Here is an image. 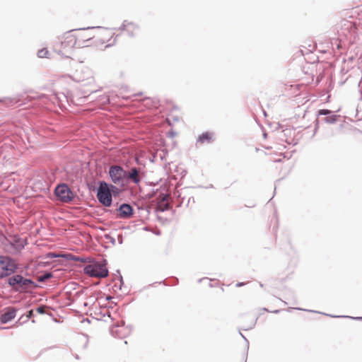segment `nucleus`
<instances>
[{
	"mask_svg": "<svg viewBox=\"0 0 362 362\" xmlns=\"http://www.w3.org/2000/svg\"><path fill=\"white\" fill-rule=\"evenodd\" d=\"M89 264L83 268L86 274L91 277L105 278L108 276V269L107 268V260L103 259L102 261L95 260L89 261Z\"/></svg>",
	"mask_w": 362,
	"mask_h": 362,
	"instance_id": "nucleus-1",
	"label": "nucleus"
},
{
	"mask_svg": "<svg viewBox=\"0 0 362 362\" xmlns=\"http://www.w3.org/2000/svg\"><path fill=\"white\" fill-rule=\"evenodd\" d=\"M8 284L12 286L16 291H28L38 287L37 283L30 279L23 277L22 275L16 274L8 279Z\"/></svg>",
	"mask_w": 362,
	"mask_h": 362,
	"instance_id": "nucleus-2",
	"label": "nucleus"
},
{
	"mask_svg": "<svg viewBox=\"0 0 362 362\" xmlns=\"http://www.w3.org/2000/svg\"><path fill=\"white\" fill-rule=\"evenodd\" d=\"M18 269L16 261L9 256L0 255V278L3 279L14 274Z\"/></svg>",
	"mask_w": 362,
	"mask_h": 362,
	"instance_id": "nucleus-3",
	"label": "nucleus"
},
{
	"mask_svg": "<svg viewBox=\"0 0 362 362\" xmlns=\"http://www.w3.org/2000/svg\"><path fill=\"white\" fill-rule=\"evenodd\" d=\"M97 199L100 204L105 207H110L112 204V199L109 188V183L105 181L99 182L97 188Z\"/></svg>",
	"mask_w": 362,
	"mask_h": 362,
	"instance_id": "nucleus-4",
	"label": "nucleus"
},
{
	"mask_svg": "<svg viewBox=\"0 0 362 362\" xmlns=\"http://www.w3.org/2000/svg\"><path fill=\"white\" fill-rule=\"evenodd\" d=\"M109 176L111 181L117 185H123L124 179H126V170L119 165H111L109 168Z\"/></svg>",
	"mask_w": 362,
	"mask_h": 362,
	"instance_id": "nucleus-5",
	"label": "nucleus"
},
{
	"mask_svg": "<svg viewBox=\"0 0 362 362\" xmlns=\"http://www.w3.org/2000/svg\"><path fill=\"white\" fill-rule=\"evenodd\" d=\"M339 35H343L350 42H353L357 37V28L351 21H345L341 25Z\"/></svg>",
	"mask_w": 362,
	"mask_h": 362,
	"instance_id": "nucleus-6",
	"label": "nucleus"
},
{
	"mask_svg": "<svg viewBox=\"0 0 362 362\" xmlns=\"http://www.w3.org/2000/svg\"><path fill=\"white\" fill-rule=\"evenodd\" d=\"M54 194L60 201L65 203L71 202L74 198L71 189L64 183L58 185L55 187Z\"/></svg>",
	"mask_w": 362,
	"mask_h": 362,
	"instance_id": "nucleus-7",
	"label": "nucleus"
},
{
	"mask_svg": "<svg viewBox=\"0 0 362 362\" xmlns=\"http://www.w3.org/2000/svg\"><path fill=\"white\" fill-rule=\"evenodd\" d=\"M63 48H72L74 47H81L83 43H81V37L71 32L66 33L61 42Z\"/></svg>",
	"mask_w": 362,
	"mask_h": 362,
	"instance_id": "nucleus-8",
	"label": "nucleus"
},
{
	"mask_svg": "<svg viewBox=\"0 0 362 362\" xmlns=\"http://www.w3.org/2000/svg\"><path fill=\"white\" fill-rule=\"evenodd\" d=\"M114 213L116 214L117 218L127 219L133 216L134 209L129 204L123 203L116 209Z\"/></svg>",
	"mask_w": 362,
	"mask_h": 362,
	"instance_id": "nucleus-9",
	"label": "nucleus"
},
{
	"mask_svg": "<svg viewBox=\"0 0 362 362\" xmlns=\"http://www.w3.org/2000/svg\"><path fill=\"white\" fill-rule=\"evenodd\" d=\"M8 242L11 246L18 252L22 250L27 244V241L25 239L21 238L18 235L11 236Z\"/></svg>",
	"mask_w": 362,
	"mask_h": 362,
	"instance_id": "nucleus-10",
	"label": "nucleus"
},
{
	"mask_svg": "<svg viewBox=\"0 0 362 362\" xmlns=\"http://www.w3.org/2000/svg\"><path fill=\"white\" fill-rule=\"evenodd\" d=\"M317 117L320 115L326 116L322 119V121L327 124H334L337 119L339 117V115H337L332 112V111L327 109H322L317 111Z\"/></svg>",
	"mask_w": 362,
	"mask_h": 362,
	"instance_id": "nucleus-11",
	"label": "nucleus"
},
{
	"mask_svg": "<svg viewBox=\"0 0 362 362\" xmlns=\"http://www.w3.org/2000/svg\"><path fill=\"white\" fill-rule=\"evenodd\" d=\"M140 173V168L136 167L131 168L129 171H126V180L138 185L141 180Z\"/></svg>",
	"mask_w": 362,
	"mask_h": 362,
	"instance_id": "nucleus-12",
	"label": "nucleus"
},
{
	"mask_svg": "<svg viewBox=\"0 0 362 362\" xmlns=\"http://www.w3.org/2000/svg\"><path fill=\"white\" fill-rule=\"evenodd\" d=\"M120 30H126L130 37L134 36V32L138 30V26L132 23L124 21L121 27L119 28Z\"/></svg>",
	"mask_w": 362,
	"mask_h": 362,
	"instance_id": "nucleus-13",
	"label": "nucleus"
},
{
	"mask_svg": "<svg viewBox=\"0 0 362 362\" xmlns=\"http://www.w3.org/2000/svg\"><path fill=\"white\" fill-rule=\"evenodd\" d=\"M16 317V310L14 308H8V310L1 315L0 321L2 323H6Z\"/></svg>",
	"mask_w": 362,
	"mask_h": 362,
	"instance_id": "nucleus-14",
	"label": "nucleus"
},
{
	"mask_svg": "<svg viewBox=\"0 0 362 362\" xmlns=\"http://www.w3.org/2000/svg\"><path fill=\"white\" fill-rule=\"evenodd\" d=\"M20 100L18 96L6 97L0 99V103H2L5 107H10L17 104Z\"/></svg>",
	"mask_w": 362,
	"mask_h": 362,
	"instance_id": "nucleus-15",
	"label": "nucleus"
},
{
	"mask_svg": "<svg viewBox=\"0 0 362 362\" xmlns=\"http://www.w3.org/2000/svg\"><path fill=\"white\" fill-rule=\"evenodd\" d=\"M212 141V134L209 132H205L202 134L197 140V143H211Z\"/></svg>",
	"mask_w": 362,
	"mask_h": 362,
	"instance_id": "nucleus-16",
	"label": "nucleus"
},
{
	"mask_svg": "<svg viewBox=\"0 0 362 362\" xmlns=\"http://www.w3.org/2000/svg\"><path fill=\"white\" fill-rule=\"evenodd\" d=\"M113 297L112 296H100V297L96 298V301L98 302L100 306L107 307L109 303V300H110Z\"/></svg>",
	"mask_w": 362,
	"mask_h": 362,
	"instance_id": "nucleus-17",
	"label": "nucleus"
},
{
	"mask_svg": "<svg viewBox=\"0 0 362 362\" xmlns=\"http://www.w3.org/2000/svg\"><path fill=\"white\" fill-rule=\"evenodd\" d=\"M52 277V274L49 272H46L44 274L37 276V281L38 282H45V281L48 280L49 279H50Z\"/></svg>",
	"mask_w": 362,
	"mask_h": 362,
	"instance_id": "nucleus-18",
	"label": "nucleus"
},
{
	"mask_svg": "<svg viewBox=\"0 0 362 362\" xmlns=\"http://www.w3.org/2000/svg\"><path fill=\"white\" fill-rule=\"evenodd\" d=\"M49 52L47 48H42L37 52V57L39 58H49Z\"/></svg>",
	"mask_w": 362,
	"mask_h": 362,
	"instance_id": "nucleus-19",
	"label": "nucleus"
},
{
	"mask_svg": "<svg viewBox=\"0 0 362 362\" xmlns=\"http://www.w3.org/2000/svg\"><path fill=\"white\" fill-rule=\"evenodd\" d=\"M76 36H79L81 37V43H83V45H81V47H88L90 44H88L89 41L92 40V37L88 36H83L82 35H77Z\"/></svg>",
	"mask_w": 362,
	"mask_h": 362,
	"instance_id": "nucleus-20",
	"label": "nucleus"
},
{
	"mask_svg": "<svg viewBox=\"0 0 362 362\" xmlns=\"http://www.w3.org/2000/svg\"><path fill=\"white\" fill-rule=\"evenodd\" d=\"M109 188H110V192L112 198L113 195L116 196L119 194V189L117 187H116L115 185L109 184Z\"/></svg>",
	"mask_w": 362,
	"mask_h": 362,
	"instance_id": "nucleus-21",
	"label": "nucleus"
},
{
	"mask_svg": "<svg viewBox=\"0 0 362 362\" xmlns=\"http://www.w3.org/2000/svg\"><path fill=\"white\" fill-rule=\"evenodd\" d=\"M158 208L160 211L169 210L170 208V204L168 202L158 203Z\"/></svg>",
	"mask_w": 362,
	"mask_h": 362,
	"instance_id": "nucleus-22",
	"label": "nucleus"
},
{
	"mask_svg": "<svg viewBox=\"0 0 362 362\" xmlns=\"http://www.w3.org/2000/svg\"><path fill=\"white\" fill-rule=\"evenodd\" d=\"M199 282H206L209 286H215L218 283L216 281L209 279L208 278H203L199 280Z\"/></svg>",
	"mask_w": 362,
	"mask_h": 362,
	"instance_id": "nucleus-23",
	"label": "nucleus"
},
{
	"mask_svg": "<svg viewBox=\"0 0 362 362\" xmlns=\"http://www.w3.org/2000/svg\"><path fill=\"white\" fill-rule=\"evenodd\" d=\"M158 203H164L167 202V200L168 199V194H160L158 196Z\"/></svg>",
	"mask_w": 362,
	"mask_h": 362,
	"instance_id": "nucleus-24",
	"label": "nucleus"
},
{
	"mask_svg": "<svg viewBox=\"0 0 362 362\" xmlns=\"http://www.w3.org/2000/svg\"><path fill=\"white\" fill-rule=\"evenodd\" d=\"M63 254H58L55 252H48L46 255L47 258H56V257H62Z\"/></svg>",
	"mask_w": 362,
	"mask_h": 362,
	"instance_id": "nucleus-25",
	"label": "nucleus"
},
{
	"mask_svg": "<svg viewBox=\"0 0 362 362\" xmlns=\"http://www.w3.org/2000/svg\"><path fill=\"white\" fill-rule=\"evenodd\" d=\"M74 257H75V255L71 253H66V254H63L62 257L67 260L74 261Z\"/></svg>",
	"mask_w": 362,
	"mask_h": 362,
	"instance_id": "nucleus-26",
	"label": "nucleus"
},
{
	"mask_svg": "<svg viewBox=\"0 0 362 362\" xmlns=\"http://www.w3.org/2000/svg\"><path fill=\"white\" fill-rule=\"evenodd\" d=\"M284 136H286L287 134H291L293 132V130L291 129H286L283 130Z\"/></svg>",
	"mask_w": 362,
	"mask_h": 362,
	"instance_id": "nucleus-27",
	"label": "nucleus"
},
{
	"mask_svg": "<svg viewBox=\"0 0 362 362\" xmlns=\"http://www.w3.org/2000/svg\"><path fill=\"white\" fill-rule=\"evenodd\" d=\"M89 261H91L89 258H83V257H79L78 262H89Z\"/></svg>",
	"mask_w": 362,
	"mask_h": 362,
	"instance_id": "nucleus-28",
	"label": "nucleus"
},
{
	"mask_svg": "<svg viewBox=\"0 0 362 362\" xmlns=\"http://www.w3.org/2000/svg\"><path fill=\"white\" fill-rule=\"evenodd\" d=\"M45 307H39L37 308V312L40 313V314H43L45 313Z\"/></svg>",
	"mask_w": 362,
	"mask_h": 362,
	"instance_id": "nucleus-29",
	"label": "nucleus"
},
{
	"mask_svg": "<svg viewBox=\"0 0 362 362\" xmlns=\"http://www.w3.org/2000/svg\"><path fill=\"white\" fill-rule=\"evenodd\" d=\"M106 238L107 239H110V241L112 244L115 245V239L112 237H110V235H105Z\"/></svg>",
	"mask_w": 362,
	"mask_h": 362,
	"instance_id": "nucleus-30",
	"label": "nucleus"
},
{
	"mask_svg": "<svg viewBox=\"0 0 362 362\" xmlns=\"http://www.w3.org/2000/svg\"><path fill=\"white\" fill-rule=\"evenodd\" d=\"M156 284H158V285H161V282H156L154 283L153 284H150L148 285L146 288H145L146 289L148 290L150 289L151 288L153 287Z\"/></svg>",
	"mask_w": 362,
	"mask_h": 362,
	"instance_id": "nucleus-31",
	"label": "nucleus"
},
{
	"mask_svg": "<svg viewBox=\"0 0 362 362\" xmlns=\"http://www.w3.org/2000/svg\"><path fill=\"white\" fill-rule=\"evenodd\" d=\"M168 134L171 138H173L175 136L176 133L174 132L173 131H170L168 132Z\"/></svg>",
	"mask_w": 362,
	"mask_h": 362,
	"instance_id": "nucleus-32",
	"label": "nucleus"
},
{
	"mask_svg": "<svg viewBox=\"0 0 362 362\" xmlns=\"http://www.w3.org/2000/svg\"><path fill=\"white\" fill-rule=\"evenodd\" d=\"M118 242H119V244H122V243H123V238H122V236L121 235H118Z\"/></svg>",
	"mask_w": 362,
	"mask_h": 362,
	"instance_id": "nucleus-33",
	"label": "nucleus"
},
{
	"mask_svg": "<svg viewBox=\"0 0 362 362\" xmlns=\"http://www.w3.org/2000/svg\"><path fill=\"white\" fill-rule=\"evenodd\" d=\"M318 122L319 120L317 119H316V124H315V129H314V133H315L318 129Z\"/></svg>",
	"mask_w": 362,
	"mask_h": 362,
	"instance_id": "nucleus-34",
	"label": "nucleus"
},
{
	"mask_svg": "<svg viewBox=\"0 0 362 362\" xmlns=\"http://www.w3.org/2000/svg\"><path fill=\"white\" fill-rule=\"evenodd\" d=\"M88 83H89L94 81V80H93V76H90V77L88 78Z\"/></svg>",
	"mask_w": 362,
	"mask_h": 362,
	"instance_id": "nucleus-35",
	"label": "nucleus"
},
{
	"mask_svg": "<svg viewBox=\"0 0 362 362\" xmlns=\"http://www.w3.org/2000/svg\"><path fill=\"white\" fill-rule=\"evenodd\" d=\"M33 310H30L28 313V317H31V316L33 315Z\"/></svg>",
	"mask_w": 362,
	"mask_h": 362,
	"instance_id": "nucleus-36",
	"label": "nucleus"
},
{
	"mask_svg": "<svg viewBox=\"0 0 362 362\" xmlns=\"http://www.w3.org/2000/svg\"><path fill=\"white\" fill-rule=\"evenodd\" d=\"M243 285H244V283L240 282V283H238V284H236L235 286H236V287H239V286H243Z\"/></svg>",
	"mask_w": 362,
	"mask_h": 362,
	"instance_id": "nucleus-37",
	"label": "nucleus"
},
{
	"mask_svg": "<svg viewBox=\"0 0 362 362\" xmlns=\"http://www.w3.org/2000/svg\"><path fill=\"white\" fill-rule=\"evenodd\" d=\"M78 260H79V257L75 255L74 261L78 262Z\"/></svg>",
	"mask_w": 362,
	"mask_h": 362,
	"instance_id": "nucleus-38",
	"label": "nucleus"
},
{
	"mask_svg": "<svg viewBox=\"0 0 362 362\" xmlns=\"http://www.w3.org/2000/svg\"><path fill=\"white\" fill-rule=\"evenodd\" d=\"M81 291H77L74 294H76V295L81 294Z\"/></svg>",
	"mask_w": 362,
	"mask_h": 362,
	"instance_id": "nucleus-39",
	"label": "nucleus"
},
{
	"mask_svg": "<svg viewBox=\"0 0 362 362\" xmlns=\"http://www.w3.org/2000/svg\"><path fill=\"white\" fill-rule=\"evenodd\" d=\"M90 28H93V27L90 28V27H88L87 28H82L81 30H88V29H90Z\"/></svg>",
	"mask_w": 362,
	"mask_h": 362,
	"instance_id": "nucleus-40",
	"label": "nucleus"
},
{
	"mask_svg": "<svg viewBox=\"0 0 362 362\" xmlns=\"http://www.w3.org/2000/svg\"><path fill=\"white\" fill-rule=\"evenodd\" d=\"M360 93H361V98H360V100H362V90H360Z\"/></svg>",
	"mask_w": 362,
	"mask_h": 362,
	"instance_id": "nucleus-41",
	"label": "nucleus"
},
{
	"mask_svg": "<svg viewBox=\"0 0 362 362\" xmlns=\"http://www.w3.org/2000/svg\"><path fill=\"white\" fill-rule=\"evenodd\" d=\"M142 94V93H139L137 94H135L134 96H136V95H141Z\"/></svg>",
	"mask_w": 362,
	"mask_h": 362,
	"instance_id": "nucleus-42",
	"label": "nucleus"
},
{
	"mask_svg": "<svg viewBox=\"0 0 362 362\" xmlns=\"http://www.w3.org/2000/svg\"><path fill=\"white\" fill-rule=\"evenodd\" d=\"M65 294H66V295H68V294H71V293H70L69 291H66V292H65Z\"/></svg>",
	"mask_w": 362,
	"mask_h": 362,
	"instance_id": "nucleus-43",
	"label": "nucleus"
},
{
	"mask_svg": "<svg viewBox=\"0 0 362 362\" xmlns=\"http://www.w3.org/2000/svg\"><path fill=\"white\" fill-rule=\"evenodd\" d=\"M136 161L137 163H139V158H136Z\"/></svg>",
	"mask_w": 362,
	"mask_h": 362,
	"instance_id": "nucleus-44",
	"label": "nucleus"
},
{
	"mask_svg": "<svg viewBox=\"0 0 362 362\" xmlns=\"http://www.w3.org/2000/svg\"><path fill=\"white\" fill-rule=\"evenodd\" d=\"M288 144H290L291 142L287 141V139L285 140Z\"/></svg>",
	"mask_w": 362,
	"mask_h": 362,
	"instance_id": "nucleus-45",
	"label": "nucleus"
},
{
	"mask_svg": "<svg viewBox=\"0 0 362 362\" xmlns=\"http://www.w3.org/2000/svg\"><path fill=\"white\" fill-rule=\"evenodd\" d=\"M120 281H121V283H122V284L123 283V282H122V277H121Z\"/></svg>",
	"mask_w": 362,
	"mask_h": 362,
	"instance_id": "nucleus-46",
	"label": "nucleus"
}]
</instances>
